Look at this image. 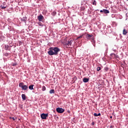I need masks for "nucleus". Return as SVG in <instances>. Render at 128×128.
<instances>
[{"label": "nucleus", "mask_w": 128, "mask_h": 128, "mask_svg": "<svg viewBox=\"0 0 128 128\" xmlns=\"http://www.w3.org/2000/svg\"><path fill=\"white\" fill-rule=\"evenodd\" d=\"M60 51V50L58 48H50L48 54V55H58Z\"/></svg>", "instance_id": "obj_1"}, {"label": "nucleus", "mask_w": 128, "mask_h": 128, "mask_svg": "<svg viewBox=\"0 0 128 128\" xmlns=\"http://www.w3.org/2000/svg\"><path fill=\"white\" fill-rule=\"evenodd\" d=\"M72 42L73 40H64V44L66 46V48H69V46H72Z\"/></svg>", "instance_id": "obj_2"}, {"label": "nucleus", "mask_w": 128, "mask_h": 128, "mask_svg": "<svg viewBox=\"0 0 128 128\" xmlns=\"http://www.w3.org/2000/svg\"><path fill=\"white\" fill-rule=\"evenodd\" d=\"M19 86L20 88H21L22 90H26L28 88V86L24 85V84L22 82L19 84Z\"/></svg>", "instance_id": "obj_3"}, {"label": "nucleus", "mask_w": 128, "mask_h": 128, "mask_svg": "<svg viewBox=\"0 0 128 128\" xmlns=\"http://www.w3.org/2000/svg\"><path fill=\"white\" fill-rule=\"evenodd\" d=\"M48 116V113L47 114L42 113V114H40L42 119H46L47 116Z\"/></svg>", "instance_id": "obj_4"}, {"label": "nucleus", "mask_w": 128, "mask_h": 128, "mask_svg": "<svg viewBox=\"0 0 128 128\" xmlns=\"http://www.w3.org/2000/svg\"><path fill=\"white\" fill-rule=\"evenodd\" d=\"M38 20H40V22H42L44 20V17L42 16V14H40V16H38Z\"/></svg>", "instance_id": "obj_5"}, {"label": "nucleus", "mask_w": 128, "mask_h": 128, "mask_svg": "<svg viewBox=\"0 0 128 128\" xmlns=\"http://www.w3.org/2000/svg\"><path fill=\"white\" fill-rule=\"evenodd\" d=\"M20 20L26 24V20H28V18L26 17H24L23 18H20Z\"/></svg>", "instance_id": "obj_6"}, {"label": "nucleus", "mask_w": 128, "mask_h": 128, "mask_svg": "<svg viewBox=\"0 0 128 128\" xmlns=\"http://www.w3.org/2000/svg\"><path fill=\"white\" fill-rule=\"evenodd\" d=\"M56 112H64V109L62 108H56Z\"/></svg>", "instance_id": "obj_7"}, {"label": "nucleus", "mask_w": 128, "mask_h": 128, "mask_svg": "<svg viewBox=\"0 0 128 128\" xmlns=\"http://www.w3.org/2000/svg\"><path fill=\"white\" fill-rule=\"evenodd\" d=\"M118 58V55H116V54H111V58Z\"/></svg>", "instance_id": "obj_8"}, {"label": "nucleus", "mask_w": 128, "mask_h": 128, "mask_svg": "<svg viewBox=\"0 0 128 128\" xmlns=\"http://www.w3.org/2000/svg\"><path fill=\"white\" fill-rule=\"evenodd\" d=\"M92 37H93V35H90V34H87L86 35V38H87V40H90Z\"/></svg>", "instance_id": "obj_9"}, {"label": "nucleus", "mask_w": 128, "mask_h": 128, "mask_svg": "<svg viewBox=\"0 0 128 128\" xmlns=\"http://www.w3.org/2000/svg\"><path fill=\"white\" fill-rule=\"evenodd\" d=\"M90 79L88 78H84L83 79V82H89Z\"/></svg>", "instance_id": "obj_10"}, {"label": "nucleus", "mask_w": 128, "mask_h": 128, "mask_svg": "<svg viewBox=\"0 0 128 128\" xmlns=\"http://www.w3.org/2000/svg\"><path fill=\"white\" fill-rule=\"evenodd\" d=\"M54 92H55L54 89H51V90H50V94H54Z\"/></svg>", "instance_id": "obj_11"}, {"label": "nucleus", "mask_w": 128, "mask_h": 128, "mask_svg": "<svg viewBox=\"0 0 128 128\" xmlns=\"http://www.w3.org/2000/svg\"><path fill=\"white\" fill-rule=\"evenodd\" d=\"M128 34V31L126 30V28H124L123 30V34Z\"/></svg>", "instance_id": "obj_12"}, {"label": "nucleus", "mask_w": 128, "mask_h": 128, "mask_svg": "<svg viewBox=\"0 0 128 128\" xmlns=\"http://www.w3.org/2000/svg\"><path fill=\"white\" fill-rule=\"evenodd\" d=\"M101 116L100 113H98V114H97V113H94V116Z\"/></svg>", "instance_id": "obj_13"}, {"label": "nucleus", "mask_w": 128, "mask_h": 128, "mask_svg": "<svg viewBox=\"0 0 128 128\" xmlns=\"http://www.w3.org/2000/svg\"><path fill=\"white\" fill-rule=\"evenodd\" d=\"M22 100H26V94H22Z\"/></svg>", "instance_id": "obj_14"}, {"label": "nucleus", "mask_w": 128, "mask_h": 128, "mask_svg": "<svg viewBox=\"0 0 128 128\" xmlns=\"http://www.w3.org/2000/svg\"><path fill=\"white\" fill-rule=\"evenodd\" d=\"M104 13H110V11H108V10H105L104 9L103 10Z\"/></svg>", "instance_id": "obj_15"}, {"label": "nucleus", "mask_w": 128, "mask_h": 128, "mask_svg": "<svg viewBox=\"0 0 128 128\" xmlns=\"http://www.w3.org/2000/svg\"><path fill=\"white\" fill-rule=\"evenodd\" d=\"M102 68H100V66H98V68H96L97 71H100L101 70Z\"/></svg>", "instance_id": "obj_16"}, {"label": "nucleus", "mask_w": 128, "mask_h": 128, "mask_svg": "<svg viewBox=\"0 0 128 128\" xmlns=\"http://www.w3.org/2000/svg\"><path fill=\"white\" fill-rule=\"evenodd\" d=\"M0 8H2V10H4L5 8H6V6H1Z\"/></svg>", "instance_id": "obj_17"}, {"label": "nucleus", "mask_w": 128, "mask_h": 128, "mask_svg": "<svg viewBox=\"0 0 128 128\" xmlns=\"http://www.w3.org/2000/svg\"><path fill=\"white\" fill-rule=\"evenodd\" d=\"M52 16H56V11H54L53 12H52Z\"/></svg>", "instance_id": "obj_18"}, {"label": "nucleus", "mask_w": 128, "mask_h": 128, "mask_svg": "<svg viewBox=\"0 0 128 128\" xmlns=\"http://www.w3.org/2000/svg\"><path fill=\"white\" fill-rule=\"evenodd\" d=\"M12 66H18V64L16 63H12Z\"/></svg>", "instance_id": "obj_19"}, {"label": "nucleus", "mask_w": 128, "mask_h": 128, "mask_svg": "<svg viewBox=\"0 0 128 128\" xmlns=\"http://www.w3.org/2000/svg\"><path fill=\"white\" fill-rule=\"evenodd\" d=\"M92 4H94V6H96V0H94V1H92Z\"/></svg>", "instance_id": "obj_20"}, {"label": "nucleus", "mask_w": 128, "mask_h": 128, "mask_svg": "<svg viewBox=\"0 0 128 128\" xmlns=\"http://www.w3.org/2000/svg\"><path fill=\"white\" fill-rule=\"evenodd\" d=\"M42 90L44 92V90H46V88L44 86H42Z\"/></svg>", "instance_id": "obj_21"}, {"label": "nucleus", "mask_w": 128, "mask_h": 128, "mask_svg": "<svg viewBox=\"0 0 128 128\" xmlns=\"http://www.w3.org/2000/svg\"><path fill=\"white\" fill-rule=\"evenodd\" d=\"M28 88L30 89V90H32V85H30V86H28Z\"/></svg>", "instance_id": "obj_22"}, {"label": "nucleus", "mask_w": 128, "mask_h": 128, "mask_svg": "<svg viewBox=\"0 0 128 128\" xmlns=\"http://www.w3.org/2000/svg\"><path fill=\"white\" fill-rule=\"evenodd\" d=\"M104 70H105L106 71H108L109 70V68L108 67H106L104 68Z\"/></svg>", "instance_id": "obj_23"}, {"label": "nucleus", "mask_w": 128, "mask_h": 128, "mask_svg": "<svg viewBox=\"0 0 128 128\" xmlns=\"http://www.w3.org/2000/svg\"><path fill=\"white\" fill-rule=\"evenodd\" d=\"M6 50H8L9 48H10V46H6Z\"/></svg>", "instance_id": "obj_24"}, {"label": "nucleus", "mask_w": 128, "mask_h": 128, "mask_svg": "<svg viewBox=\"0 0 128 128\" xmlns=\"http://www.w3.org/2000/svg\"><path fill=\"white\" fill-rule=\"evenodd\" d=\"M82 38V36H78V37L77 38Z\"/></svg>", "instance_id": "obj_25"}, {"label": "nucleus", "mask_w": 128, "mask_h": 128, "mask_svg": "<svg viewBox=\"0 0 128 128\" xmlns=\"http://www.w3.org/2000/svg\"><path fill=\"white\" fill-rule=\"evenodd\" d=\"M13 120H16V118H12Z\"/></svg>", "instance_id": "obj_26"}, {"label": "nucleus", "mask_w": 128, "mask_h": 128, "mask_svg": "<svg viewBox=\"0 0 128 128\" xmlns=\"http://www.w3.org/2000/svg\"><path fill=\"white\" fill-rule=\"evenodd\" d=\"M38 24L40 25V26H42V24L41 23V22H39Z\"/></svg>", "instance_id": "obj_27"}, {"label": "nucleus", "mask_w": 128, "mask_h": 128, "mask_svg": "<svg viewBox=\"0 0 128 128\" xmlns=\"http://www.w3.org/2000/svg\"><path fill=\"white\" fill-rule=\"evenodd\" d=\"M100 12H104V10H100Z\"/></svg>", "instance_id": "obj_28"}, {"label": "nucleus", "mask_w": 128, "mask_h": 128, "mask_svg": "<svg viewBox=\"0 0 128 128\" xmlns=\"http://www.w3.org/2000/svg\"><path fill=\"white\" fill-rule=\"evenodd\" d=\"M110 118H112V116H110Z\"/></svg>", "instance_id": "obj_29"}, {"label": "nucleus", "mask_w": 128, "mask_h": 128, "mask_svg": "<svg viewBox=\"0 0 128 128\" xmlns=\"http://www.w3.org/2000/svg\"><path fill=\"white\" fill-rule=\"evenodd\" d=\"M16 128H20V127L19 126H17Z\"/></svg>", "instance_id": "obj_30"}, {"label": "nucleus", "mask_w": 128, "mask_h": 128, "mask_svg": "<svg viewBox=\"0 0 128 128\" xmlns=\"http://www.w3.org/2000/svg\"><path fill=\"white\" fill-rule=\"evenodd\" d=\"M32 86H33L32 89H34V85H32Z\"/></svg>", "instance_id": "obj_31"}, {"label": "nucleus", "mask_w": 128, "mask_h": 128, "mask_svg": "<svg viewBox=\"0 0 128 128\" xmlns=\"http://www.w3.org/2000/svg\"><path fill=\"white\" fill-rule=\"evenodd\" d=\"M92 124H93V126H94V122H92Z\"/></svg>", "instance_id": "obj_32"}]
</instances>
